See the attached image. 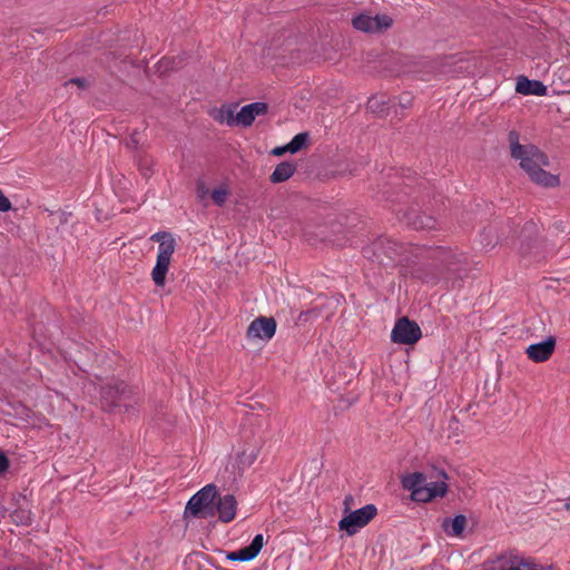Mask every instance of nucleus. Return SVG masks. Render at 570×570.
<instances>
[{
  "instance_id": "1",
  "label": "nucleus",
  "mask_w": 570,
  "mask_h": 570,
  "mask_svg": "<svg viewBox=\"0 0 570 570\" xmlns=\"http://www.w3.org/2000/svg\"><path fill=\"white\" fill-rule=\"evenodd\" d=\"M416 189L403 186L402 183H394L392 187L383 189L382 196L385 200L402 205L394 209L399 222L415 230L436 229L438 219L430 210L424 197L413 196Z\"/></svg>"
},
{
  "instance_id": "2",
  "label": "nucleus",
  "mask_w": 570,
  "mask_h": 570,
  "mask_svg": "<svg viewBox=\"0 0 570 570\" xmlns=\"http://www.w3.org/2000/svg\"><path fill=\"white\" fill-rule=\"evenodd\" d=\"M509 144L511 157L520 160V167L528 174L529 178L543 187H554L559 185V177L544 170L549 166V159L535 145H521L519 142V132L511 130L509 132Z\"/></svg>"
},
{
  "instance_id": "3",
  "label": "nucleus",
  "mask_w": 570,
  "mask_h": 570,
  "mask_svg": "<svg viewBox=\"0 0 570 570\" xmlns=\"http://www.w3.org/2000/svg\"><path fill=\"white\" fill-rule=\"evenodd\" d=\"M346 49L345 38H301L299 51L307 59L334 60L337 53Z\"/></svg>"
},
{
  "instance_id": "4",
  "label": "nucleus",
  "mask_w": 570,
  "mask_h": 570,
  "mask_svg": "<svg viewBox=\"0 0 570 570\" xmlns=\"http://www.w3.org/2000/svg\"><path fill=\"white\" fill-rule=\"evenodd\" d=\"M217 497L218 491L215 484L210 483L205 485L187 502L184 511V519H207L214 517L215 500Z\"/></svg>"
},
{
  "instance_id": "5",
  "label": "nucleus",
  "mask_w": 570,
  "mask_h": 570,
  "mask_svg": "<svg viewBox=\"0 0 570 570\" xmlns=\"http://www.w3.org/2000/svg\"><path fill=\"white\" fill-rule=\"evenodd\" d=\"M404 252L403 244L392 238L380 236L370 245L363 247V256L380 265H392Z\"/></svg>"
},
{
  "instance_id": "6",
  "label": "nucleus",
  "mask_w": 570,
  "mask_h": 570,
  "mask_svg": "<svg viewBox=\"0 0 570 570\" xmlns=\"http://www.w3.org/2000/svg\"><path fill=\"white\" fill-rule=\"evenodd\" d=\"M131 391L124 381L108 382L100 387V406L102 411L114 413L120 407L128 409Z\"/></svg>"
},
{
  "instance_id": "7",
  "label": "nucleus",
  "mask_w": 570,
  "mask_h": 570,
  "mask_svg": "<svg viewBox=\"0 0 570 570\" xmlns=\"http://www.w3.org/2000/svg\"><path fill=\"white\" fill-rule=\"evenodd\" d=\"M393 18L386 13L372 16L363 12L352 19L353 28L364 33H383L393 26Z\"/></svg>"
},
{
  "instance_id": "8",
  "label": "nucleus",
  "mask_w": 570,
  "mask_h": 570,
  "mask_svg": "<svg viewBox=\"0 0 570 570\" xmlns=\"http://www.w3.org/2000/svg\"><path fill=\"white\" fill-rule=\"evenodd\" d=\"M377 514V508L374 504H366L361 509L351 511L338 522L340 530L353 535L360 528L370 523Z\"/></svg>"
},
{
  "instance_id": "9",
  "label": "nucleus",
  "mask_w": 570,
  "mask_h": 570,
  "mask_svg": "<svg viewBox=\"0 0 570 570\" xmlns=\"http://www.w3.org/2000/svg\"><path fill=\"white\" fill-rule=\"evenodd\" d=\"M422 336L421 328L415 321L406 316L400 317L392 330L391 341L402 345H413Z\"/></svg>"
},
{
  "instance_id": "10",
  "label": "nucleus",
  "mask_w": 570,
  "mask_h": 570,
  "mask_svg": "<svg viewBox=\"0 0 570 570\" xmlns=\"http://www.w3.org/2000/svg\"><path fill=\"white\" fill-rule=\"evenodd\" d=\"M277 323L274 317L258 316L247 327L246 337L248 340L269 341L274 337Z\"/></svg>"
},
{
  "instance_id": "11",
  "label": "nucleus",
  "mask_w": 570,
  "mask_h": 570,
  "mask_svg": "<svg viewBox=\"0 0 570 570\" xmlns=\"http://www.w3.org/2000/svg\"><path fill=\"white\" fill-rule=\"evenodd\" d=\"M436 256L449 275H453L455 279H463L468 275L466 258L462 254L453 253L450 249H439Z\"/></svg>"
},
{
  "instance_id": "12",
  "label": "nucleus",
  "mask_w": 570,
  "mask_h": 570,
  "mask_svg": "<svg viewBox=\"0 0 570 570\" xmlns=\"http://www.w3.org/2000/svg\"><path fill=\"white\" fill-rule=\"evenodd\" d=\"M557 340L550 335L542 342L531 344L527 347L525 354L529 360L534 363H543L548 361L556 350Z\"/></svg>"
},
{
  "instance_id": "13",
  "label": "nucleus",
  "mask_w": 570,
  "mask_h": 570,
  "mask_svg": "<svg viewBox=\"0 0 570 570\" xmlns=\"http://www.w3.org/2000/svg\"><path fill=\"white\" fill-rule=\"evenodd\" d=\"M268 112V105L263 101H256L245 105L236 114L237 126L244 128L250 127L257 116H264Z\"/></svg>"
},
{
  "instance_id": "14",
  "label": "nucleus",
  "mask_w": 570,
  "mask_h": 570,
  "mask_svg": "<svg viewBox=\"0 0 570 570\" xmlns=\"http://www.w3.org/2000/svg\"><path fill=\"white\" fill-rule=\"evenodd\" d=\"M237 501L233 494L219 495L215 500V513H218V520L228 523L236 515Z\"/></svg>"
},
{
  "instance_id": "15",
  "label": "nucleus",
  "mask_w": 570,
  "mask_h": 570,
  "mask_svg": "<svg viewBox=\"0 0 570 570\" xmlns=\"http://www.w3.org/2000/svg\"><path fill=\"white\" fill-rule=\"evenodd\" d=\"M262 436L255 438L253 435V443L245 442V448L237 454V462L242 466H250L258 458L261 450L264 445Z\"/></svg>"
},
{
  "instance_id": "16",
  "label": "nucleus",
  "mask_w": 570,
  "mask_h": 570,
  "mask_svg": "<svg viewBox=\"0 0 570 570\" xmlns=\"http://www.w3.org/2000/svg\"><path fill=\"white\" fill-rule=\"evenodd\" d=\"M515 91L525 96H544L547 94V87L542 81L531 80L525 76H519L517 79Z\"/></svg>"
},
{
  "instance_id": "17",
  "label": "nucleus",
  "mask_w": 570,
  "mask_h": 570,
  "mask_svg": "<svg viewBox=\"0 0 570 570\" xmlns=\"http://www.w3.org/2000/svg\"><path fill=\"white\" fill-rule=\"evenodd\" d=\"M151 239L159 242V252L157 257L170 261L176 245L171 234L169 232H158L151 236Z\"/></svg>"
},
{
  "instance_id": "18",
  "label": "nucleus",
  "mask_w": 570,
  "mask_h": 570,
  "mask_svg": "<svg viewBox=\"0 0 570 570\" xmlns=\"http://www.w3.org/2000/svg\"><path fill=\"white\" fill-rule=\"evenodd\" d=\"M238 104L232 102V104H224L220 106V108L216 109L213 114V117L216 121L225 122L229 127L237 126L236 120V114L235 110L237 109Z\"/></svg>"
},
{
  "instance_id": "19",
  "label": "nucleus",
  "mask_w": 570,
  "mask_h": 570,
  "mask_svg": "<svg viewBox=\"0 0 570 570\" xmlns=\"http://www.w3.org/2000/svg\"><path fill=\"white\" fill-rule=\"evenodd\" d=\"M295 170H296L295 163L287 161V160L282 161L275 167L274 171L269 176V180L273 184H279V183L286 181L294 175Z\"/></svg>"
},
{
  "instance_id": "20",
  "label": "nucleus",
  "mask_w": 570,
  "mask_h": 570,
  "mask_svg": "<svg viewBox=\"0 0 570 570\" xmlns=\"http://www.w3.org/2000/svg\"><path fill=\"white\" fill-rule=\"evenodd\" d=\"M466 525V517L456 514L454 518H445L442 522L443 530L452 537H460Z\"/></svg>"
},
{
  "instance_id": "21",
  "label": "nucleus",
  "mask_w": 570,
  "mask_h": 570,
  "mask_svg": "<svg viewBox=\"0 0 570 570\" xmlns=\"http://www.w3.org/2000/svg\"><path fill=\"white\" fill-rule=\"evenodd\" d=\"M390 102L391 100L385 95H375L367 100L366 108L372 114L387 116L390 114Z\"/></svg>"
},
{
  "instance_id": "22",
  "label": "nucleus",
  "mask_w": 570,
  "mask_h": 570,
  "mask_svg": "<svg viewBox=\"0 0 570 570\" xmlns=\"http://www.w3.org/2000/svg\"><path fill=\"white\" fill-rule=\"evenodd\" d=\"M401 485L406 491L426 485V474L423 472H413L400 476Z\"/></svg>"
},
{
  "instance_id": "23",
  "label": "nucleus",
  "mask_w": 570,
  "mask_h": 570,
  "mask_svg": "<svg viewBox=\"0 0 570 570\" xmlns=\"http://www.w3.org/2000/svg\"><path fill=\"white\" fill-rule=\"evenodd\" d=\"M514 26L518 29V32L522 33L523 36H544V33L548 31L543 23H529L523 18L518 19L514 22Z\"/></svg>"
},
{
  "instance_id": "24",
  "label": "nucleus",
  "mask_w": 570,
  "mask_h": 570,
  "mask_svg": "<svg viewBox=\"0 0 570 570\" xmlns=\"http://www.w3.org/2000/svg\"><path fill=\"white\" fill-rule=\"evenodd\" d=\"M169 264V259L157 257L156 265L151 272V277L154 283L159 287H163L166 283V275L168 273Z\"/></svg>"
},
{
  "instance_id": "25",
  "label": "nucleus",
  "mask_w": 570,
  "mask_h": 570,
  "mask_svg": "<svg viewBox=\"0 0 570 570\" xmlns=\"http://www.w3.org/2000/svg\"><path fill=\"white\" fill-rule=\"evenodd\" d=\"M537 234V225L529 220L524 223L520 237L522 238L521 246H520V253L522 256H527L531 252V245L528 240L531 239V236Z\"/></svg>"
},
{
  "instance_id": "26",
  "label": "nucleus",
  "mask_w": 570,
  "mask_h": 570,
  "mask_svg": "<svg viewBox=\"0 0 570 570\" xmlns=\"http://www.w3.org/2000/svg\"><path fill=\"white\" fill-rule=\"evenodd\" d=\"M431 502L436 498H444L449 492V485L444 481L426 483Z\"/></svg>"
},
{
  "instance_id": "27",
  "label": "nucleus",
  "mask_w": 570,
  "mask_h": 570,
  "mask_svg": "<svg viewBox=\"0 0 570 570\" xmlns=\"http://www.w3.org/2000/svg\"><path fill=\"white\" fill-rule=\"evenodd\" d=\"M309 134L307 131L295 135L288 142L289 153L295 154L307 147Z\"/></svg>"
},
{
  "instance_id": "28",
  "label": "nucleus",
  "mask_w": 570,
  "mask_h": 570,
  "mask_svg": "<svg viewBox=\"0 0 570 570\" xmlns=\"http://www.w3.org/2000/svg\"><path fill=\"white\" fill-rule=\"evenodd\" d=\"M448 431H449V434H448V438L450 440H453L454 443H459L460 442V435L462 433V430H461V425H460V422L459 420L455 417V415H452L450 421H449V424H448Z\"/></svg>"
},
{
  "instance_id": "29",
  "label": "nucleus",
  "mask_w": 570,
  "mask_h": 570,
  "mask_svg": "<svg viewBox=\"0 0 570 570\" xmlns=\"http://www.w3.org/2000/svg\"><path fill=\"white\" fill-rule=\"evenodd\" d=\"M264 546V537L263 534H256L254 539L252 540L250 544L246 546L245 548L250 553V558L255 559L258 553L261 552L262 548Z\"/></svg>"
},
{
  "instance_id": "30",
  "label": "nucleus",
  "mask_w": 570,
  "mask_h": 570,
  "mask_svg": "<svg viewBox=\"0 0 570 570\" xmlns=\"http://www.w3.org/2000/svg\"><path fill=\"white\" fill-rule=\"evenodd\" d=\"M429 494L430 493L428 492L426 485H424L422 488H417V489H412L411 500H413L414 502L428 503V502H431Z\"/></svg>"
},
{
  "instance_id": "31",
  "label": "nucleus",
  "mask_w": 570,
  "mask_h": 570,
  "mask_svg": "<svg viewBox=\"0 0 570 570\" xmlns=\"http://www.w3.org/2000/svg\"><path fill=\"white\" fill-rule=\"evenodd\" d=\"M226 558L230 561H250L253 558H250V553L247 551V549L240 548L237 551L228 552Z\"/></svg>"
},
{
  "instance_id": "32",
  "label": "nucleus",
  "mask_w": 570,
  "mask_h": 570,
  "mask_svg": "<svg viewBox=\"0 0 570 570\" xmlns=\"http://www.w3.org/2000/svg\"><path fill=\"white\" fill-rule=\"evenodd\" d=\"M229 191L227 188H223V187H219V188H215L213 191H212V198H213V202L217 205V206H223L225 203H226V199H227V196H228Z\"/></svg>"
},
{
  "instance_id": "33",
  "label": "nucleus",
  "mask_w": 570,
  "mask_h": 570,
  "mask_svg": "<svg viewBox=\"0 0 570 570\" xmlns=\"http://www.w3.org/2000/svg\"><path fill=\"white\" fill-rule=\"evenodd\" d=\"M412 102H413V97L410 92H403L400 97H399V106L402 108V109H407L412 106Z\"/></svg>"
},
{
  "instance_id": "34",
  "label": "nucleus",
  "mask_w": 570,
  "mask_h": 570,
  "mask_svg": "<svg viewBox=\"0 0 570 570\" xmlns=\"http://www.w3.org/2000/svg\"><path fill=\"white\" fill-rule=\"evenodd\" d=\"M69 83L76 85L80 89H87L88 86H89L88 80L86 78H83V77L71 78V79H69L68 81L65 82V86H68Z\"/></svg>"
},
{
  "instance_id": "35",
  "label": "nucleus",
  "mask_w": 570,
  "mask_h": 570,
  "mask_svg": "<svg viewBox=\"0 0 570 570\" xmlns=\"http://www.w3.org/2000/svg\"><path fill=\"white\" fill-rule=\"evenodd\" d=\"M11 209H12V204H11L10 199L0 189V212L7 213Z\"/></svg>"
},
{
  "instance_id": "36",
  "label": "nucleus",
  "mask_w": 570,
  "mask_h": 570,
  "mask_svg": "<svg viewBox=\"0 0 570 570\" xmlns=\"http://www.w3.org/2000/svg\"><path fill=\"white\" fill-rule=\"evenodd\" d=\"M10 461L4 452L0 451V475L8 471Z\"/></svg>"
},
{
  "instance_id": "37",
  "label": "nucleus",
  "mask_w": 570,
  "mask_h": 570,
  "mask_svg": "<svg viewBox=\"0 0 570 570\" xmlns=\"http://www.w3.org/2000/svg\"><path fill=\"white\" fill-rule=\"evenodd\" d=\"M289 153V145L286 144L284 146H278V147H275L273 150H272V155L273 156H283L285 153Z\"/></svg>"
},
{
  "instance_id": "38",
  "label": "nucleus",
  "mask_w": 570,
  "mask_h": 570,
  "mask_svg": "<svg viewBox=\"0 0 570 570\" xmlns=\"http://www.w3.org/2000/svg\"><path fill=\"white\" fill-rule=\"evenodd\" d=\"M139 145V140L137 139V130H135L131 135L129 140L126 142V146L128 148H137Z\"/></svg>"
},
{
  "instance_id": "39",
  "label": "nucleus",
  "mask_w": 570,
  "mask_h": 570,
  "mask_svg": "<svg viewBox=\"0 0 570 570\" xmlns=\"http://www.w3.org/2000/svg\"><path fill=\"white\" fill-rule=\"evenodd\" d=\"M197 191L200 197H205L208 194V189L206 188L204 181H202V180L197 181Z\"/></svg>"
},
{
  "instance_id": "40",
  "label": "nucleus",
  "mask_w": 570,
  "mask_h": 570,
  "mask_svg": "<svg viewBox=\"0 0 570 570\" xmlns=\"http://www.w3.org/2000/svg\"><path fill=\"white\" fill-rule=\"evenodd\" d=\"M354 499L351 494L346 495L344 498L343 504H344V511L347 512L351 509V505L353 504Z\"/></svg>"
},
{
  "instance_id": "41",
  "label": "nucleus",
  "mask_w": 570,
  "mask_h": 570,
  "mask_svg": "<svg viewBox=\"0 0 570 570\" xmlns=\"http://www.w3.org/2000/svg\"><path fill=\"white\" fill-rule=\"evenodd\" d=\"M433 478H440L442 481L448 480L449 475L443 469H435V474L432 475Z\"/></svg>"
},
{
  "instance_id": "42",
  "label": "nucleus",
  "mask_w": 570,
  "mask_h": 570,
  "mask_svg": "<svg viewBox=\"0 0 570 570\" xmlns=\"http://www.w3.org/2000/svg\"><path fill=\"white\" fill-rule=\"evenodd\" d=\"M69 215H70V214H67V213H65V212H61V213H60V215H59V222H60V224H66V223H67V220H68V216H69Z\"/></svg>"
},
{
  "instance_id": "43",
  "label": "nucleus",
  "mask_w": 570,
  "mask_h": 570,
  "mask_svg": "<svg viewBox=\"0 0 570 570\" xmlns=\"http://www.w3.org/2000/svg\"><path fill=\"white\" fill-rule=\"evenodd\" d=\"M266 48H264V55H266L267 57H273V58H276V57H279L281 55L276 53V52H271V48L267 49V52H265Z\"/></svg>"
},
{
  "instance_id": "44",
  "label": "nucleus",
  "mask_w": 570,
  "mask_h": 570,
  "mask_svg": "<svg viewBox=\"0 0 570 570\" xmlns=\"http://www.w3.org/2000/svg\"><path fill=\"white\" fill-rule=\"evenodd\" d=\"M379 53L373 55L372 52H367V60L371 61L372 58L379 57Z\"/></svg>"
},
{
  "instance_id": "45",
  "label": "nucleus",
  "mask_w": 570,
  "mask_h": 570,
  "mask_svg": "<svg viewBox=\"0 0 570 570\" xmlns=\"http://www.w3.org/2000/svg\"><path fill=\"white\" fill-rule=\"evenodd\" d=\"M490 233H491V228H489V229H487V228H485V229H483V234H490Z\"/></svg>"
},
{
  "instance_id": "46",
  "label": "nucleus",
  "mask_w": 570,
  "mask_h": 570,
  "mask_svg": "<svg viewBox=\"0 0 570 570\" xmlns=\"http://www.w3.org/2000/svg\"><path fill=\"white\" fill-rule=\"evenodd\" d=\"M309 313H312V311L303 312V313L301 314V316H303V315H307V314H309Z\"/></svg>"
},
{
  "instance_id": "47",
  "label": "nucleus",
  "mask_w": 570,
  "mask_h": 570,
  "mask_svg": "<svg viewBox=\"0 0 570 570\" xmlns=\"http://www.w3.org/2000/svg\"><path fill=\"white\" fill-rule=\"evenodd\" d=\"M564 507H566V509H567V510H569V509H570V503H569V502H566V503H564Z\"/></svg>"
}]
</instances>
